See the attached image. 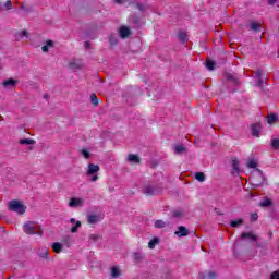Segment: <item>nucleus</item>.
I'll use <instances>...</instances> for the list:
<instances>
[{
    "label": "nucleus",
    "instance_id": "nucleus-1",
    "mask_svg": "<svg viewBox=\"0 0 279 279\" xmlns=\"http://www.w3.org/2000/svg\"><path fill=\"white\" fill-rule=\"evenodd\" d=\"M8 209L11 210V213H17V215H24L25 210H27V206L21 201L13 199L8 203Z\"/></svg>",
    "mask_w": 279,
    "mask_h": 279
},
{
    "label": "nucleus",
    "instance_id": "nucleus-2",
    "mask_svg": "<svg viewBox=\"0 0 279 279\" xmlns=\"http://www.w3.org/2000/svg\"><path fill=\"white\" fill-rule=\"evenodd\" d=\"M100 168L97 165L94 163H88L87 166V175H93L90 178V182H97V180H99V175H97L96 173H99Z\"/></svg>",
    "mask_w": 279,
    "mask_h": 279
},
{
    "label": "nucleus",
    "instance_id": "nucleus-3",
    "mask_svg": "<svg viewBox=\"0 0 279 279\" xmlns=\"http://www.w3.org/2000/svg\"><path fill=\"white\" fill-rule=\"evenodd\" d=\"M23 230L25 234H40L38 232V225H36V222L34 221L25 222L23 226Z\"/></svg>",
    "mask_w": 279,
    "mask_h": 279
},
{
    "label": "nucleus",
    "instance_id": "nucleus-4",
    "mask_svg": "<svg viewBox=\"0 0 279 279\" xmlns=\"http://www.w3.org/2000/svg\"><path fill=\"white\" fill-rule=\"evenodd\" d=\"M70 208H82L84 206V198L83 197H72L68 204Z\"/></svg>",
    "mask_w": 279,
    "mask_h": 279
},
{
    "label": "nucleus",
    "instance_id": "nucleus-5",
    "mask_svg": "<svg viewBox=\"0 0 279 279\" xmlns=\"http://www.w3.org/2000/svg\"><path fill=\"white\" fill-rule=\"evenodd\" d=\"M144 195H156L158 193V190L154 185H145L143 187Z\"/></svg>",
    "mask_w": 279,
    "mask_h": 279
},
{
    "label": "nucleus",
    "instance_id": "nucleus-6",
    "mask_svg": "<svg viewBox=\"0 0 279 279\" xmlns=\"http://www.w3.org/2000/svg\"><path fill=\"white\" fill-rule=\"evenodd\" d=\"M191 234V232L189 231V229H186V227H184V226H180L179 228H178V231H175V235L177 236H180V238H182V236H189Z\"/></svg>",
    "mask_w": 279,
    "mask_h": 279
},
{
    "label": "nucleus",
    "instance_id": "nucleus-7",
    "mask_svg": "<svg viewBox=\"0 0 279 279\" xmlns=\"http://www.w3.org/2000/svg\"><path fill=\"white\" fill-rule=\"evenodd\" d=\"M99 221H101V216H99V215L87 216V223H89V225L99 223Z\"/></svg>",
    "mask_w": 279,
    "mask_h": 279
},
{
    "label": "nucleus",
    "instance_id": "nucleus-8",
    "mask_svg": "<svg viewBox=\"0 0 279 279\" xmlns=\"http://www.w3.org/2000/svg\"><path fill=\"white\" fill-rule=\"evenodd\" d=\"M120 37L128 38L132 32L128 26H121L119 29Z\"/></svg>",
    "mask_w": 279,
    "mask_h": 279
},
{
    "label": "nucleus",
    "instance_id": "nucleus-9",
    "mask_svg": "<svg viewBox=\"0 0 279 279\" xmlns=\"http://www.w3.org/2000/svg\"><path fill=\"white\" fill-rule=\"evenodd\" d=\"M241 239H248L250 241H258V235L252 233V232H244L241 235Z\"/></svg>",
    "mask_w": 279,
    "mask_h": 279
},
{
    "label": "nucleus",
    "instance_id": "nucleus-10",
    "mask_svg": "<svg viewBox=\"0 0 279 279\" xmlns=\"http://www.w3.org/2000/svg\"><path fill=\"white\" fill-rule=\"evenodd\" d=\"M49 49H53V40L49 39L46 41V45L41 47L44 53H48Z\"/></svg>",
    "mask_w": 279,
    "mask_h": 279
},
{
    "label": "nucleus",
    "instance_id": "nucleus-11",
    "mask_svg": "<svg viewBox=\"0 0 279 279\" xmlns=\"http://www.w3.org/2000/svg\"><path fill=\"white\" fill-rule=\"evenodd\" d=\"M2 85L4 86V88H14V86H16V81H14L13 78H9L4 81Z\"/></svg>",
    "mask_w": 279,
    "mask_h": 279
},
{
    "label": "nucleus",
    "instance_id": "nucleus-12",
    "mask_svg": "<svg viewBox=\"0 0 279 279\" xmlns=\"http://www.w3.org/2000/svg\"><path fill=\"white\" fill-rule=\"evenodd\" d=\"M252 135L256 136L257 138L260 136V124L252 125Z\"/></svg>",
    "mask_w": 279,
    "mask_h": 279
},
{
    "label": "nucleus",
    "instance_id": "nucleus-13",
    "mask_svg": "<svg viewBox=\"0 0 279 279\" xmlns=\"http://www.w3.org/2000/svg\"><path fill=\"white\" fill-rule=\"evenodd\" d=\"M128 161L133 162L134 165H138V162H141V159L138 158V155H129Z\"/></svg>",
    "mask_w": 279,
    "mask_h": 279
},
{
    "label": "nucleus",
    "instance_id": "nucleus-14",
    "mask_svg": "<svg viewBox=\"0 0 279 279\" xmlns=\"http://www.w3.org/2000/svg\"><path fill=\"white\" fill-rule=\"evenodd\" d=\"M80 228H82V221L77 220L74 226L71 228L72 234H75L78 232Z\"/></svg>",
    "mask_w": 279,
    "mask_h": 279
},
{
    "label": "nucleus",
    "instance_id": "nucleus-15",
    "mask_svg": "<svg viewBox=\"0 0 279 279\" xmlns=\"http://www.w3.org/2000/svg\"><path fill=\"white\" fill-rule=\"evenodd\" d=\"M36 141L32 138H22L20 140V145H35Z\"/></svg>",
    "mask_w": 279,
    "mask_h": 279
},
{
    "label": "nucleus",
    "instance_id": "nucleus-16",
    "mask_svg": "<svg viewBox=\"0 0 279 279\" xmlns=\"http://www.w3.org/2000/svg\"><path fill=\"white\" fill-rule=\"evenodd\" d=\"M195 180H197V182H206V174H204V172H196Z\"/></svg>",
    "mask_w": 279,
    "mask_h": 279
},
{
    "label": "nucleus",
    "instance_id": "nucleus-17",
    "mask_svg": "<svg viewBox=\"0 0 279 279\" xmlns=\"http://www.w3.org/2000/svg\"><path fill=\"white\" fill-rule=\"evenodd\" d=\"M278 121V116L276 113H271L268 116L267 122L269 125H272V123H276Z\"/></svg>",
    "mask_w": 279,
    "mask_h": 279
},
{
    "label": "nucleus",
    "instance_id": "nucleus-18",
    "mask_svg": "<svg viewBox=\"0 0 279 279\" xmlns=\"http://www.w3.org/2000/svg\"><path fill=\"white\" fill-rule=\"evenodd\" d=\"M52 250L56 252V254H60V252H62V244L59 242L53 243Z\"/></svg>",
    "mask_w": 279,
    "mask_h": 279
},
{
    "label": "nucleus",
    "instance_id": "nucleus-19",
    "mask_svg": "<svg viewBox=\"0 0 279 279\" xmlns=\"http://www.w3.org/2000/svg\"><path fill=\"white\" fill-rule=\"evenodd\" d=\"M246 167H248V169H256V167H258V163L256 162V160L250 159L246 163Z\"/></svg>",
    "mask_w": 279,
    "mask_h": 279
},
{
    "label": "nucleus",
    "instance_id": "nucleus-20",
    "mask_svg": "<svg viewBox=\"0 0 279 279\" xmlns=\"http://www.w3.org/2000/svg\"><path fill=\"white\" fill-rule=\"evenodd\" d=\"M184 151H186V148L182 145L174 146V154H184Z\"/></svg>",
    "mask_w": 279,
    "mask_h": 279
},
{
    "label": "nucleus",
    "instance_id": "nucleus-21",
    "mask_svg": "<svg viewBox=\"0 0 279 279\" xmlns=\"http://www.w3.org/2000/svg\"><path fill=\"white\" fill-rule=\"evenodd\" d=\"M111 276L112 278H119V276H121V271L119 270V267H113L111 269Z\"/></svg>",
    "mask_w": 279,
    "mask_h": 279
},
{
    "label": "nucleus",
    "instance_id": "nucleus-22",
    "mask_svg": "<svg viewBox=\"0 0 279 279\" xmlns=\"http://www.w3.org/2000/svg\"><path fill=\"white\" fill-rule=\"evenodd\" d=\"M239 226H243V219L232 220L231 228H239Z\"/></svg>",
    "mask_w": 279,
    "mask_h": 279
},
{
    "label": "nucleus",
    "instance_id": "nucleus-23",
    "mask_svg": "<svg viewBox=\"0 0 279 279\" xmlns=\"http://www.w3.org/2000/svg\"><path fill=\"white\" fill-rule=\"evenodd\" d=\"M156 245H158V238H155V239L150 240L149 243H148V247L150 250H154L156 247Z\"/></svg>",
    "mask_w": 279,
    "mask_h": 279
},
{
    "label": "nucleus",
    "instance_id": "nucleus-24",
    "mask_svg": "<svg viewBox=\"0 0 279 279\" xmlns=\"http://www.w3.org/2000/svg\"><path fill=\"white\" fill-rule=\"evenodd\" d=\"M90 101L94 106H99V99L97 98V95L92 94L90 95Z\"/></svg>",
    "mask_w": 279,
    "mask_h": 279
},
{
    "label": "nucleus",
    "instance_id": "nucleus-25",
    "mask_svg": "<svg viewBox=\"0 0 279 279\" xmlns=\"http://www.w3.org/2000/svg\"><path fill=\"white\" fill-rule=\"evenodd\" d=\"M232 167L233 171H235V173H239V160L236 158L232 160Z\"/></svg>",
    "mask_w": 279,
    "mask_h": 279
},
{
    "label": "nucleus",
    "instance_id": "nucleus-26",
    "mask_svg": "<svg viewBox=\"0 0 279 279\" xmlns=\"http://www.w3.org/2000/svg\"><path fill=\"white\" fill-rule=\"evenodd\" d=\"M167 227V222H165L163 220H157L155 222V228H166Z\"/></svg>",
    "mask_w": 279,
    "mask_h": 279
},
{
    "label": "nucleus",
    "instance_id": "nucleus-27",
    "mask_svg": "<svg viewBox=\"0 0 279 279\" xmlns=\"http://www.w3.org/2000/svg\"><path fill=\"white\" fill-rule=\"evenodd\" d=\"M259 206H262L263 208H267L271 206V202L269 199H264L259 203Z\"/></svg>",
    "mask_w": 279,
    "mask_h": 279
},
{
    "label": "nucleus",
    "instance_id": "nucleus-28",
    "mask_svg": "<svg viewBox=\"0 0 279 279\" xmlns=\"http://www.w3.org/2000/svg\"><path fill=\"white\" fill-rule=\"evenodd\" d=\"M271 147H272V149H279V140L278 138L271 140Z\"/></svg>",
    "mask_w": 279,
    "mask_h": 279
},
{
    "label": "nucleus",
    "instance_id": "nucleus-29",
    "mask_svg": "<svg viewBox=\"0 0 279 279\" xmlns=\"http://www.w3.org/2000/svg\"><path fill=\"white\" fill-rule=\"evenodd\" d=\"M251 29H253V32H258V29H260V24L258 23H251Z\"/></svg>",
    "mask_w": 279,
    "mask_h": 279
},
{
    "label": "nucleus",
    "instance_id": "nucleus-30",
    "mask_svg": "<svg viewBox=\"0 0 279 279\" xmlns=\"http://www.w3.org/2000/svg\"><path fill=\"white\" fill-rule=\"evenodd\" d=\"M256 77H257L256 86H263V80L260 78V71L256 72Z\"/></svg>",
    "mask_w": 279,
    "mask_h": 279
},
{
    "label": "nucleus",
    "instance_id": "nucleus-31",
    "mask_svg": "<svg viewBox=\"0 0 279 279\" xmlns=\"http://www.w3.org/2000/svg\"><path fill=\"white\" fill-rule=\"evenodd\" d=\"M206 66L209 71H215V63L211 60L206 62Z\"/></svg>",
    "mask_w": 279,
    "mask_h": 279
},
{
    "label": "nucleus",
    "instance_id": "nucleus-32",
    "mask_svg": "<svg viewBox=\"0 0 279 279\" xmlns=\"http://www.w3.org/2000/svg\"><path fill=\"white\" fill-rule=\"evenodd\" d=\"M81 154L83 157H85L86 160H88V158H90V153L86 149H82Z\"/></svg>",
    "mask_w": 279,
    "mask_h": 279
},
{
    "label": "nucleus",
    "instance_id": "nucleus-33",
    "mask_svg": "<svg viewBox=\"0 0 279 279\" xmlns=\"http://www.w3.org/2000/svg\"><path fill=\"white\" fill-rule=\"evenodd\" d=\"M179 38L182 40V43H186V40H187L186 33H180Z\"/></svg>",
    "mask_w": 279,
    "mask_h": 279
},
{
    "label": "nucleus",
    "instance_id": "nucleus-34",
    "mask_svg": "<svg viewBox=\"0 0 279 279\" xmlns=\"http://www.w3.org/2000/svg\"><path fill=\"white\" fill-rule=\"evenodd\" d=\"M4 5L7 7V10H12V1L8 0Z\"/></svg>",
    "mask_w": 279,
    "mask_h": 279
},
{
    "label": "nucleus",
    "instance_id": "nucleus-35",
    "mask_svg": "<svg viewBox=\"0 0 279 279\" xmlns=\"http://www.w3.org/2000/svg\"><path fill=\"white\" fill-rule=\"evenodd\" d=\"M90 241H99V235L97 234H90L89 235Z\"/></svg>",
    "mask_w": 279,
    "mask_h": 279
},
{
    "label": "nucleus",
    "instance_id": "nucleus-36",
    "mask_svg": "<svg viewBox=\"0 0 279 279\" xmlns=\"http://www.w3.org/2000/svg\"><path fill=\"white\" fill-rule=\"evenodd\" d=\"M70 66H71V69H82V65H81V64H76V65H75L74 62H71V63H70Z\"/></svg>",
    "mask_w": 279,
    "mask_h": 279
},
{
    "label": "nucleus",
    "instance_id": "nucleus-37",
    "mask_svg": "<svg viewBox=\"0 0 279 279\" xmlns=\"http://www.w3.org/2000/svg\"><path fill=\"white\" fill-rule=\"evenodd\" d=\"M257 220H258V214H252L251 221H257Z\"/></svg>",
    "mask_w": 279,
    "mask_h": 279
},
{
    "label": "nucleus",
    "instance_id": "nucleus-38",
    "mask_svg": "<svg viewBox=\"0 0 279 279\" xmlns=\"http://www.w3.org/2000/svg\"><path fill=\"white\" fill-rule=\"evenodd\" d=\"M138 10H141V12L147 10V7H145V4H137Z\"/></svg>",
    "mask_w": 279,
    "mask_h": 279
},
{
    "label": "nucleus",
    "instance_id": "nucleus-39",
    "mask_svg": "<svg viewBox=\"0 0 279 279\" xmlns=\"http://www.w3.org/2000/svg\"><path fill=\"white\" fill-rule=\"evenodd\" d=\"M208 278L215 279L217 278V274H215V271H211L208 274Z\"/></svg>",
    "mask_w": 279,
    "mask_h": 279
},
{
    "label": "nucleus",
    "instance_id": "nucleus-40",
    "mask_svg": "<svg viewBox=\"0 0 279 279\" xmlns=\"http://www.w3.org/2000/svg\"><path fill=\"white\" fill-rule=\"evenodd\" d=\"M271 279H279V272L278 271L272 272Z\"/></svg>",
    "mask_w": 279,
    "mask_h": 279
},
{
    "label": "nucleus",
    "instance_id": "nucleus-41",
    "mask_svg": "<svg viewBox=\"0 0 279 279\" xmlns=\"http://www.w3.org/2000/svg\"><path fill=\"white\" fill-rule=\"evenodd\" d=\"M173 217H182V211H173Z\"/></svg>",
    "mask_w": 279,
    "mask_h": 279
},
{
    "label": "nucleus",
    "instance_id": "nucleus-42",
    "mask_svg": "<svg viewBox=\"0 0 279 279\" xmlns=\"http://www.w3.org/2000/svg\"><path fill=\"white\" fill-rule=\"evenodd\" d=\"M20 36H21L22 38H23V37H26V38H27V31H22Z\"/></svg>",
    "mask_w": 279,
    "mask_h": 279
},
{
    "label": "nucleus",
    "instance_id": "nucleus-43",
    "mask_svg": "<svg viewBox=\"0 0 279 279\" xmlns=\"http://www.w3.org/2000/svg\"><path fill=\"white\" fill-rule=\"evenodd\" d=\"M47 254H48V253H47V250L45 248L44 252H43V254H40L41 258H47Z\"/></svg>",
    "mask_w": 279,
    "mask_h": 279
},
{
    "label": "nucleus",
    "instance_id": "nucleus-44",
    "mask_svg": "<svg viewBox=\"0 0 279 279\" xmlns=\"http://www.w3.org/2000/svg\"><path fill=\"white\" fill-rule=\"evenodd\" d=\"M278 0H268L269 5H274Z\"/></svg>",
    "mask_w": 279,
    "mask_h": 279
},
{
    "label": "nucleus",
    "instance_id": "nucleus-45",
    "mask_svg": "<svg viewBox=\"0 0 279 279\" xmlns=\"http://www.w3.org/2000/svg\"><path fill=\"white\" fill-rule=\"evenodd\" d=\"M70 223L75 225V223H77V220H75V218H71V219H70Z\"/></svg>",
    "mask_w": 279,
    "mask_h": 279
},
{
    "label": "nucleus",
    "instance_id": "nucleus-46",
    "mask_svg": "<svg viewBox=\"0 0 279 279\" xmlns=\"http://www.w3.org/2000/svg\"><path fill=\"white\" fill-rule=\"evenodd\" d=\"M86 49H90V44L88 41L85 43Z\"/></svg>",
    "mask_w": 279,
    "mask_h": 279
},
{
    "label": "nucleus",
    "instance_id": "nucleus-47",
    "mask_svg": "<svg viewBox=\"0 0 279 279\" xmlns=\"http://www.w3.org/2000/svg\"><path fill=\"white\" fill-rule=\"evenodd\" d=\"M117 3H125V0H116Z\"/></svg>",
    "mask_w": 279,
    "mask_h": 279
},
{
    "label": "nucleus",
    "instance_id": "nucleus-48",
    "mask_svg": "<svg viewBox=\"0 0 279 279\" xmlns=\"http://www.w3.org/2000/svg\"><path fill=\"white\" fill-rule=\"evenodd\" d=\"M0 10H1V4H0Z\"/></svg>",
    "mask_w": 279,
    "mask_h": 279
}]
</instances>
